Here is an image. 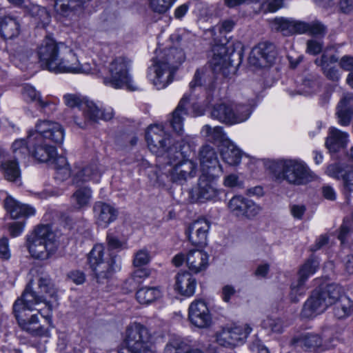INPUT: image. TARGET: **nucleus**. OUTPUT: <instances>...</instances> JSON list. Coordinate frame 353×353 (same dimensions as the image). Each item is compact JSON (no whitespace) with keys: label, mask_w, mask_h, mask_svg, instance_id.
I'll return each mask as SVG.
<instances>
[{"label":"nucleus","mask_w":353,"mask_h":353,"mask_svg":"<svg viewBox=\"0 0 353 353\" xmlns=\"http://www.w3.org/2000/svg\"><path fill=\"white\" fill-rule=\"evenodd\" d=\"M145 139L150 150L159 158L158 178L165 175L168 181L182 184L196 176L197 166L192 160L184 159L190 149L192 137L186 135L173 142L162 125H152Z\"/></svg>","instance_id":"nucleus-1"},{"label":"nucleus","mask_w":353,"mask_h":353,"mask_svg":"<svg viewBox=\"0 0 353 353\" xmlns=\"http://www.w3.org/2000/svg\"><path fill=\"white\" fill-rule=\"evenodd\" d=\"M184 60L185 54L181 49L170 48L165 50L148 68V79L157 90L166 88L172 81L178 65Z\"/></svg>","instance_id":"nucleus-2"},{"label":"nucleus","mask_w":353,"mask_h":353,"mask_svg":"<svg viewBox=\"0 0 353 353\" xmlns=\"http://www.w3.org/2000/svg\"><path fill=\"white\" fill-rule=\"evenodd\" d=\"M38 286L39 291H34L32 289V283H29L21 297L14 301L13 310L32 311L35 309V305L44 303L48 306V310L51 311L52 306L44 296V294L50 297L56 296L57 292L51 279L48 276L40 277Z\"/></svg>","instance_id":"nucleus-3"},{"label":"nucleus","mask_w":353,"mask_h":353,"mask_svg":"<svg viewBox=\"0 0 353 353\" xmlns=\"http://www.w3.org/2000/svg\"><path fill=\"white\" fill-rule=\"evenodd\" d=\"M132 61L125 57L113 59L108 66V75L103 78V83L114 89L136 91L139 85L133 80L130 70Z\"/></svg>","instance_id":"nucleus-4"},{"label":"nucleus","mask_w":353,"mask_h":353,"mask_svg":"<svg viewBox=\"0 0 353 353\" xmlns=\"http://www.w3.org/2000/svg\"><path fill=\"white\" fill-rule=\"evenodd\" d=\"M88 263L97 283H104L120 269V259L106 254L102 245L93 247L88 255Z\"/></svg>","instance_id":"nucleus-5"},{"label":"nucleus","mask_w":353,"mask_h":353,"mask_svg":"<svg viewBox=\"0 0 353 353\" xmlns=\"http://www.w3.org/2000/svg\"><path fill=\"white\" fill-rule=\"evenodd\" d=\"M58 247L56 235L48 225L38 226L28 239V250L38 259H47Z\"/></svg>","instance_id":"nucleus-6"},{"label":"nucleus","mask_w":353,"mask_h":353,"mask_svg":"<svg viewBox=\"0 0 353 353\" xmlns=\"http://www.w3.org/2000/svg\"><path fill=\"white\" fill-rule=\"evenodd\" d=\"M276 167L280 170L275 172L276 179L285 180L291 184L304 185L316 178L306 163L301 160H282L277 163Z\"/></svg>","instance_id":"nucleus-7"},{"label":"nucleus","mask_w":353,"mask_h":353,"mask_svg":"<svg viewBox=\"0 0 353 353\" xmlns=\"http://www.w3.org/2000/svg\"><path fill=\"white\" fill-rule=\"evenodd\" d=\"M150 339L151 335L145 326L132 323L126 329L124 347L119 353H154Z\"/></svg>","instance_id":"nucleus-8"},{"label":"nucleus","mask_w":353,"mask_h":353,"mask_svg":"<svg viewBox=\"0 0 353 353\" xmlns=\"http://www.w3.org/2000/svg\"><path fill=\"white\" fill-rule=\"evenodd\" d=\"M65 104L70 108L80 107L85 118L95 123L99 119L108 121L113 117L111 109L101 110L92 101L81 100L77 94H66L63 96Z\"/></svg>","instance_id":"nucleus-9"},{"label":"nucleus","mask_w":353,"mask_h":353,"mask_svg":"<svg viewBox=\"0 0 353 353\" xmlns=\"http://www.w3.org/2000/svg\"><path fill=\"white\" fill-rule=\"evenodd\" d=\"M251 114L248 105H238L233 108L231 105L221 103L215 104L211 110V117L220 122L232 125L246 121Z\"/></svg>","instance_id":"nucleus-10"},{"label":"nucleus","mask_w":353,"mask_h":353,"mask_svg":"<svg viewBox=\"0 0 353 353\" xmlns=\"http://www.w3.org/2000/svg\"><path fill=\"white\" fill-rule=\"evenodd\" d=\"M252 330L248 324L228 325L216 332V341L221 346L232 349L243 344Z\"/></svg>","instance_id":"nucleus-11"},{"label":"nucleus","mask_w":353,"mask_h":353,"mask_svg":"<svg viewBox=\"0 0 353 353\" xmlns=\"http://www.w3.org/2000/svg\"><path fill=\"white\" fill-rule=\"evenodd\" d=\"M62 46L50 38H46L38 50V56L41 66L50 72L57 68V63L59 60Z\"/></svg>","instance_id":"nucleus-12"},{"label":"nucleus","mask_w":353,"mask_h":353,"mask_svg":"<svg viewBox=\"0 0 353 353\" xmlns=\"http://www.w3.org/2000/svg\"><path fill=\"white\" fill-rule=\"evenodd\" d=\"M39 141L61 143L64 138V130L60 123L51 121H41L35 125V132L30 131Z\"/></svg>","instance_id":"nucleus-13"},{"label":"nucleus","mask_w":353,"mask_h":353,"mask_svg":"<svg viewBox=\"0 0 353 353\" xmlns=\"http://www.w3.org/2000/svg\"><path fill=\"white\" fill-rule=\"evenodd\" d=\"M319 261L317 258L312 256L301 266L299 272L298 281L295 283H293L291 285L290 297L292 302H298L299 300V296L304 294L306 290L305 283L307 279L315 273L319 268Z\"/></svg>","instance_id":"nucleus-14"},{"label":"nucleus","mask_w":353,"mask_h":353,"mask_svg":"<svg viewBox=\"0 0 353 353\" xmlns=\"http://www.w3.org/2000/svg\"><path fill=\"white\" fill-rule=\"evenodd\" d=\"M57 68L53 71L54 73H85L91 71L89 64L79 65V60L74 52L67 46H62L61 54L57 63Z\"/></svg>","instance_id":"nucleus-15"},{"label":"nucleus","mask_w":353,"mask_h":353,"mask_svg":"<svg viewBox=\"0 0 353 353\" xmlns=\"http://www.w3.org/2000/svg\"><path fill=\"white\" fill-rule=\"evenodd\" d=\"M276 57L275 46L270 42H262L252 50L248 61L256 67H266L274 62Z\"/></svg>","instance_id":"nucleus-16"},{"label":"nucleus","mask_w":353,"mask_h":353,"mask_svg":"<svg viewBox=\"0 0 353 353\" xmlns=\"http://www.w3.org/2000/svg\"><path fill=\"white\" fill-rule=\"evenodd\" d=\"M228 207L231 213L236 216L251 219L258 215L262 208L252 200L242 196H233L228 202Z\"/></svg>","instance_id":"nucleus-17"},{"label":"nucleus","mask_w":353,"mask_h":353,"mask_svg":"<svg viewBox=\"0 0 353 353\" xmlns=\"http://www.w3.org/2000/svg\"><path fill=\"white\" fill-rule=\"evenodd\" d=\"M188 319L194 326L206 328L212 324V315L204 301L195 300L189 306Z\"/></svg>","instance_id":"nucleus-18"},{"label":"nucleus","mask_w":353,"mask_h":353,"mask_svg":"<svg viewBox=\"0 0 353 353\" xmlns=\"http://www.w3.org/2000/svg\"><path fill=\"white\" fill-rule=\"evenodd\" d=\"M199 157L202 174L211 175L212 177H219L222 174V166L213 148L210 145L203 146L200 150Z\"/></svg>","instance_id":"nucleus-19"},{"label":"nucleus","mask_w":353,"mask_h":353,"mask_svg":"<svg viewBox=\"0 0 353 353\" xmlns=\"http://www.w3.org/2000/svg\"><path fill=\"white\" fill-rule=\"evenodd\" d=\"M28 141L31 145V154L40 162H48L56 161L57 159V149L51 145L50 143L46 141H39L34 134L28 133Z\"/></svg>","instance_id":"nucleus-20"},{"label":"nucleus","mask_w":353,"mask_h":353,"mask_svg":"<svg viewBox=\"0 0 353 353\" xmlns=\"http://www.w3.org/2000/svg\"><path fill=\"white\" fill-rule=\"evenodd\" d=\"M210 223L205 219L201 218L192 223L186 230V234L192 244L203 246L207 244L208 234Z\"/></svg>","instance_id":"nucleus-21"},{"label":"nucleus","mask_w":353,"mask_h":353,"mask_svg":"<svg viewBox=\"0 0 353 353\" xmlns=\"http://www.w3.org/2000/svg\"><path fill=\"white\" fill-rule=\"evenodd\" d=\"M214 54L211 60L212 69L216 73H221L228 77L234 72L230 56L227 53V48L224 46H219L213 49Z\"/></svg>","instance_id":"nucleus-22"},{"label":"nucleus","mask_w":353,"mask_h":353,"mask_svg":"<svg viewBox=\"0 0 353 353\" xmlns=\"http://www.w3.org/2000/svg\"><path fill=\"white\" fill-rule=\"evenodd\" d=\"M328 305L321 294V290H315L304 303L301 316L304 318H314L325 312Z\"/></svg>","instance_id":"nucleus-23"},{"label":"nucleus","mask_w":353,"mask_h":353,"mask_svg":"<svg viewBox=\"0 0 353 353\" xmlns=\"http://www.w3.org/2000/svg\"><path fill=\"white\" fill-rule=\"evenodd\" d=\"M26 312L23 310H13L19 327L23 330L32 335H42L45 332V329L39 323L38 314H34L29 316Z\"/></svg>","instance_id":"nucleus-24"},{"label":"nucleus","mask_w":353,"mask_h":353,"mask_svg":"<svg viewBox=\"0 0 353 353\" xmlns=\"http://www.w3.org/2000/svg\"><path fill=\"white\" fill-rule=\"evenodd\" d=\"M216 178L206 174L200 176L196 189L197 199L200 202L214 199L219 194L215 181Z\"/></svg>","instance_id":"nucleus-25"},{"label":"nucleus","mask_w":353,"mask_h":353,"mask_svg":"<svg viewBox=\"0 0 353 353\" xmlns=\"http://www.w3.org/2000/svg\"><path fill=\"white\" fill-rule=\"evenodd\" d=\"M293 344L299 346L305 350L325 351L332 347L326 341H323L321 336L316 333H304L292 340Z\"/></svg>","instance_id":"nucleus-26"},{"label":"nucleus","mask_w":353,"mask_h":353,"mask_svg":"<svg viewBox=\"0 0 353 353\" xmlns=\"http://www.w3.org/2000/svg\"><path fill=\"white\" fill-rule=\"evenodd\" d=\"M56 12L61 15L68 16L70 12L79 8V11L85 8L97 7L99 0H53Z\"/></svg>","instance_id":"nucleus-27"},{"label":"nucleus","mask_w":353,"mask_h":353,"mask_svg":"<svg viewBox=\"0 0 353 353\" xmlns=\"http://www.w3.org/2000/svg\"><path fill=\"white\" fill-rule=\"evenodd\" d=\"M93 211L97 223L103 228L114 221L118 216V211L114 207L102 201L94 204Z\"/></svg>","instance_id":"nucleus-28"},{"label":"nucleus","mask_w":353,"mask_h":353,"mask_svg":"<svg viewBox=\"0 0 353 353\" xmlns=\"http://www.w3.org/2000/svg\"><path fill=\"white\" fill-rule=\"evenodd\" d=\"M326 173L331 177L341 179L345 190L353 192V168L335 163L327 168Z\"/></svg>","instance_id":"nucleus-29"},{"label":"nucleus","mask_w":353,"mask_h":353,"mask_svg":"<svg viewBox=\"0 0 353 353\" xmlns=\"http://www.w3.org/2000/svg\"><path fill=\"white\" fill-rule=\"evenodd\" d=\"M190 96L185 94L173 111L170 123L174 131L180 134L183 130L184 116L188 114Z\"/></svg>","instance_id":"nucleus-30"},{"label":"nucleus","mask_w":353,"mask_h":353,"mask_svg":"<svg viewBox=\"0 0 353 353\" xmlns=\"http://www.w3.org/2000/svg\"><path fill=\"white\" fill-rule=\"evenodd\" d=\"M101 179V173L97 164H90L81 168L77 167L73 175L72 181L74 184L79 185V183L92 181L99 183Z\"/></svg>","instance_id":"nucleus-31"},{"label":"nucleus","mask_w":353,"mask_h":353,"mask_svg":"<svg viewBox=\"0 0 353 353\" xmlns=\"http://www.w3.org/2000/svg\"><path fill=\"white\" fill-rule=\"evenodd\" d=\"M4 208L12 219L28 217L35 214V210L30 205L21 203L12 196H7L4 201Z\"/></svg>","instance_id":"nucleus-32"},{"label":"nucleus","mask_w":353,"mask_h":353,"mask_svg":"<svg viewBox=\"0 0 353 353\" xmlns=\"http://www.w3.org/2000/svg\"><path fill=\"white\" fill-rule=\"evenodd\" d=\"M208 261V254L200 250H190L186 256L187 265L195 274L205 270L209 264Z\"/></svg>","instance_id":"nucleus-33"},{"label":"nucleus","mask_w":353,"mask_h":353,"mask_svg":"<svg viewBox=\"0 0 353 353\" xmlns=\"http://www.w3.org/2000/svg\"><path fill=\"white\" fill-rule=\"evenodd\" d=\"M174 289L180 294L185 296H192L194 293L196 281L193 276L187 271L180 272L176 275Z\"/></svg>","instance_id":"nucleus-34"},{"label":"nucleus","mask_w":353,"mask_h":353,"mask_svg":"<svg viewBox=\"0 0 353 353\" xmlns=\"http://www.w3.org/2000/svg\"><path fill=\"white\" fill-rule=\"evenodd\" d=\"M92 199V190L88 186L78 187L70 196L71 207L75 210L87 208Z\"/></svg>","instance_id":"nucleus-35"},{"label":"nucleus","mask_w":353,"mask_h":353,"mask_svg":"<svg viewBox=\"0 0 353 353\" xmlns=\"http://www.w3.org/2000/svg\"><path fill=\"white\" fill-rule=\"evenodd\" d=\"M338 59L335 55L328 56L325 54H323L320 58H317L315 60V63L321 67L323 73L324 75L330 81L336 82L341 78V74L339 70L332 66V63L337 62Z\"/></svg>","instance_id":"nucleus-36"},{"label":"nucleus","mask_w":353,"mask_h":353,"mask_svg":"<svg viewBox=\"0 0 353 353\" xmlns=\"http://www.w3.org/2000/svg\"><path fill=\"white\" fill-rule=\"evenodd\" d=\"M353 114V93L346 94L341 100L337 107L336 114L339 123L347 126L350 123L351 115Z\"/></svg>","instance_id":"nucleus-37"},{"label":"nucleus","mask_w":353,"mask_h":353,"mask_svg":"<svg viewBox=\"0 0 353 353\" xmlns=\"http://www.w3.org/2000/svg\"><path fill=\"white\" fill-rule=\"evenodd\" d=\"M348 141V134L334 127L329 129V134L325 141V146L331 152H336L344 148Z\"/></svg>","instance_id":"nucleus-38"},{"label":"nucleus","mask_w":353,"mask_h":353,"mask_svg":"<svg viewBox=\"0 0 353 353\" xmlns=\"http://www.w3.org/2000/svg\"><path fill=\"white\" fill-rule=\"evenodd\" d=\"M22 95L27 101L37 102L44 113L50 114L56 109L54 103L43 101L40 94L30 85H25L23 87Z\"/></svg>","instance_id":"nucleus-39"},{"label":"nucleus","mask_w":353,"mask_h":353,"mask_svg":"<svg viewBox=\"0 0 353 353\" xmlns=\"http://www.w3.org/2000/svg\"><path fill=\"white\" fill-rule=\"evenodd\" d=\"M220 152L223 161L227 164L235 166L240 163L242 152L230 141H224L221 145Z\"/></svg>","instance_id":"nucleus-40"},{"label":"nucleus","mask_w":353,"mask_h":353,"mask_svg":"<svg viewBox=\"0 0 353 353\" xmlns=\"http://www.w3.org/2000/svg\"><path fill=\"white\" fill-rule=\"evenodd\" d=\"M20 32V24L17 19L11 16L0 17V36L5 39L17 37Z\"/></svg>","instance_id":"nucleus-41"},{"label":"nucleus","mask_w":353,"mask_h":353,"mask_svg":"<svg viewBox=\"0 0 353 353\" xmlns=\"http://www.w3.org/2000/svg\"><path fill=\"white\" fill-rule=\"evenodd\" d=\"M161 296V292L157 287H143L136 293L137 301L143 305H148Z\"/></svg>","instance_id":"nucleus-42"},{"label":"nucleus","mask_w":353,"mask_h":353,"mask_svg":"<svg viewBox=\"0 0 353 353\" xmlns=\"http://www.w3.org/2000/svg\"><path fill=\"white\" fill-rule=\"evenodd\" d=\"M12 151L16 160L26 159L31 154V145L29 143L28 136L27 139H19L15 140L12 145Z\"/></svg>","instance_id":"nucleus-43"},{"label":"nucleus","mask_w":353,"mask_h":353,"mask_svg":"<svg viewBox=\"0 0 353 353\" xmlns=\"http://www.w3.org/2000/svg\"><path fill=\"white\" fill-rule=\"evenodd\" d=\"M343 288L337 284H330L326 288L321 290V294L325 298L328 307L334 303H336L340 301V299L343 296Z\"/></svg>","instance_id":"nucleus-44"},{"label":"nucleus","mask_w":353,"mask_h":353,"mask_svg":"<svg viewBox=\"0 0 353 353\" xmlns=\"http://www.w3.org/2000/svg\"><path fill=\"white\" fill-rule=\"evenodd\" d=\"M353 313V301L347 296L340 299L334 307V315L339 319L347 318Z\"/></svg>","instance_id":"nucleus-45"},{"label":"nucleus","mask_w":353,"mask_h":353,"mask_svg":"<svg viewBox=\"0 0 353 353\" xmlns=\"http://www.w3.org/2000/svg\"><path fill=\"white\" fill-rule=\"evenodd\" d=\"M30 14L34 19L37 26L44 28L50 22V15L46 9L38 5H32L29 8Z\"/></svg>","instance_id":"nucleus-46"},{"label":"nucleus","mask_w":353,"mask_h":353,"mask_svg":"<svg viewBox=\"0 0 353 353\" xmlns=\"http://www.w3.org/2000/svg\"><path fill=\"white\" fill-rule=\"evenodd\" d=\"M0 170L3 171L4 176L7 180L14 182L20 181L21 171L17 161L6 159L4 165L1 167Z\"/></svg>","instance_id":"nucleus-47"},{"label":"nucleus","mask_w":353,"mask_h":353,"mask_svg":"<svg viewBox=\"0 0 353 353\" xmlns=\"http://www.w3.org/2000/svg\"><path fill=\"white\" fill-rule=\"evenodd\" d=\"M201 133L211 142H221L223 144L224 141H228L224 139L223 128L219 126L212 128L209 125H205L202 128Z\"/></svg>","instance_id":"nucleus-48"},{"label":"nucleus","mask_w":353,"mask_h":353,"mask_svg":"<svg viewBox=\"0 0 353 353\" xmlns=\"http://www.w3.org/2000/svg\"><path fill=\"white\" fill-rule=\"evenodd\" d=\"M271 28L281 32L284 36L292 35V19L275 18L270 22Z\"/></svg>","instance_id":"nucleus-49"},{"label":"nucleus","mask_w":353,"mask_h":353,"mask_svg":"<svg viewBox=\"0 0 353 353\" xmlns=\"http://www.w3.org/2000/svg\"><path fill=\"white\" fill-rule=\"evenodd\" d=\"M188 348V344L181 338H172L166 344L164 353H186Z\"/></svg>","instance_id":"nucleus-50"},{"label":"nucleus","mask_w":353,"mask_h":353,"mask_svg":"<svg viewBox=\"0 0 353 353\" xmlns=\"http://www.w3.org/2000/svg\"><path fill=\"white\" fill-rule=\"evenodd\" d=\"M176 0H150L151 9L157 13L166 12L175 3Z\"/></svg>","instance_id":"nucleus-51"},{"label":"nucleus","mask_w":353,"mask_h":353,"mask_svg":"<svg viewBox=\"0 0 353 353\" xmlns=\"http://www.w3.org/2000/svg\"><path fill=\"white\" fill-rule=\"evenodd\" d=\"M56 161L60 163L61 165L56 171L55 179L60 181L68 179L70 176V171L66 159L63 157H59Z\"/></svg>","instance_id":"nucleus-52"},{"label":"nucleus","mask_w":353,"mask_h":353,"mask_svg":"<svg viewBox=\"0 0 353 353\" xmlns=\"http://www.w3.org/2000/svg\"><path fill=\"white\" fill-rule=\"evenodd\" d=\"M264 12H275L282 6L283 0H255Z\"/></svg>","instance_id":"nucleus-53"},{"label":"nucleus","mask_w":353,"mask_h":353,"mask_svg":"<svg viewBox=\"0 0 353 353\" xmlns=\"http://www.w3.org/2000/svg\"><path fill=\"white\" fill-rule=\"evenodd\" d=\"M262 327L265 329H269L274 332L280 333L283 331V325L280 319L268 317L263 321Z\"/></svg>","instance_id":"nucleus-54"},{"label":"nucleus","mask_w":353,"mask_h":353,"mask_svg":"<svg viewBox=\"0 0 353 353\" xmlns=\"http://www.w3.org/2000/svg\"><path fill=\"white\" fill-rule=\"evenodd\" d=\"M150 261V252L146 249H141L134 254L133 264L136 267H141L148 264Z\"/></svg>","instance_id":"nucleus-55"},{"label":"nucleus","mask_w":353,"mask_h":353,"mask_svg":"<svg viewBox=\"0 0 353 353\" xmlns=\"http://www.w3.org/2000/svg\"><path fill=\"white\" fill-rule=\"evenodd\" d=\"M351 232V221L348 219H345L340 228V232L338 236L339 239L344 247L346 246L345 239Z\"/></svg>","instance_id":"nucleus-56"},{"label":"nucleus","mask_w":353,"mask_h":353,"mask_svg":"<svg viewBox=\"0 0 353 353\" xmlns=\"http://www.w3.org/2000/svg\"><path fill=\"white\" fill-rule=\"evenodd\" d=\"M325 27L319 21L308 23L307 33L314 36H323L325 34Z\"/></svg>","instance_id":"nucleus-57"},{"label":"nucleus","mask_w":353,"mask_h":353,"mask_svg":"<svg viewBox=\"0 0 353 353\" xmlns=\"http://www.w3.org/2000/svg\"><path fill=\"white\" fill-rule=\"evenodd\" d=\"M323 46V42L321 41L310 39L307 41L306 52L310 54L316 55L321 52Z\"/></svg>","instance_id":"nucleus-58"},{"label":"nucleus","mask_w":353,"mask_h":353,"mask_svg":"<svg viewBox=\"0 0 353 353\" xmlns=\"http://www.w3.org/2000/svg\"><path fill=\"white\" fill-rule=\"evenodd\" d=\"M11 256V252L9 248L8 239L6 237H2L0 239V259L1 260H8Z\"/></svg>","instance_id":"nucleus-59"},{"label":"nucleus","mask_w":353,"mask_h":353,"mask_svg":"<svg viewBox=\"0 0 353 353\" xmlns=\"http://www.w3.org/2000/svg\"><path fill=\"white\" fill-rule=\"evenodd\" d=\"M308 31V23L292 19V34H305Z\"/></svg>","instance_id":"nucleus-60"},{"label":"nucleus","mask_w":353,"mask_h":353,"mask_svg":"<svg viewBox=\"0 0 353 353\" xmlns=\"http://www.w3.org/2000/svg\"><path fill=\"white\" fill-rule=\"evenodd\" d=\"M235 26V22L232 19H225L220 22L214 29H218L221 34H225L232 31Z\"/></svg>","instance_id":"nucleus-61"},{"label":"nucleus","mask_w":353,"mask_h":353,"mask_svg":"<svg viewBox=\"0 0 353 353\" xmlns=\"http://www.w3.org/2000/svg\"><path fill=\"white\" fill-rule=\"evenodd\" d=\"M68 278L77 285L83 284L85 281V274L80 270H72L68 274Z\"/></svg>","instance_id":"nucleus-62"},{"label":"nucleus","mask_w":353,"mask_h":353,"mask_svg":"<svg viewBox=\"0 0 353 353\" xmlns=\"http://www.w3.org/2000/svg\"><path fill=\"white\" fill-rule=\"evenodd\" d=\"M223 184L228 188H242L243 183L236 174H230L225 177Z\"/></svg>","instance_id":"nucleus-63"},{"label":"nucleus","mask_w":353,"mask_h":353,"mask_svg":"<svg viewBox=\"0 0 353 353\" xmlns=\"http://www.w3.org/2000/svg\"><path fill=\"white\" fill-rule=\"evenodd\" d=\"M340 67L345 71L353 72V57L345 55L339 61Z\"/></svg>","instance_id":"nucleus-64"}]
</instances>
